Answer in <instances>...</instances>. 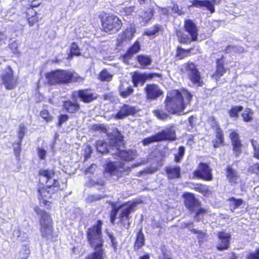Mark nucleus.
<instances>
[{
  "instance_id": "obj_57",
  "label": "nucleus",
  "mask_w": 259,
  "mask_h": 259,
  "mask_svg": "<svg viewBox=\"0 0 259 259\" xmlns=\"http://www.w3.org/2000/svg\"><path fill=\"white\" fill-rule=\"evenodd\" d=\"M247 259H259V247L254 252H249L246 256Z\"/></svg>"
},
{
  "instance_id": "obj_51",
  "label": "nucleus",
  "mask_w": 259,
  "mask_h": 259,
  "mask_svg": "<svg viewBox=\"0 0 259 259\" xmlns=\"http://www.w3.org/2000/svg\"><path fill=\"white\" fill-rule=\"evenodd\" d=\"M89 185L91 186H103L104 185L105 182L102 180H98L97 179H90L89 182Z\"/></svg>"
},
{
  "instance_id": "obj_36",
  "label": "nucleus",
  "mask_w": 259,
  "mask_h": 259,
  "mask_svg": "<svg viewBox=\"0 0 259 259\" xmlns=\"http://www.w3.org/2000/svg\"><path fill=\"white\" fill-rule=\"evenodd\" d=\"M229 201L231 202L230 206L232 211L241 206L243 202L242 199H236L234 197L229 198Z\"/></svg>"
},
{
  "instance_id": "obj_12",
  "label": "nucleus",
  "mask_w": 259,
  "mask_h": 259,
  "mask_svg": "<svg viewBox=\"0 0 259 259\" xmlns=\"http://www.w3.org/2000/svg\"><path fill=\"white\" fill-rule=\"evenodd\" d=\"M77 98H79L83 102L89 103L95 100L97 96L90 89L80 90L73 91L71 94V98L73 100H77Z\"/></svg>"
},
{
  "instance_id": "obj_43",
  "label": "nucleus",
  "mask_w": 259,
  "mask_h": 259,
  "mask_svg": "<svg viewBox=\"0 0 259 259\" xmlns=\"http://www.w3.org/2000/svg\"><path fill=\"white\" fill-rule=\"evenodd\" d=\"M250 142L253 149V156L259 159V144L253 139H251Z\"/></svg>"
},
{
  "instance_id": "obj_52",
  "label": "nucleus",
  "mask_w": 259,
  "mask_h": 259,
  "mask_svg": "<svg viewBox=\"0 0 259 259\" xmlns=\"http://www.w3.org/2000/svg\"><path fill=\"white\" fill-rule=\"evenodd\" d=\"M26 132V128L23 124H21L19 126L18 137L19 141H22Z\"/></svg>"
},
{
  "instance_id": "obj_16",
  "label": "nucleus",
  "mask_w": 259,
  "mask_h": 259,
  "mask_svg": "<svg viewBox=\"0 0 259 259\" xmlns=\"http://www.w3.org/2000/svg\"><path fill=\"white\" fill-rule=\"evenodd\" d=\"M117 137V135L114 136L110 137L109 142V145L107 143L102 140H99L96 143V149L99 153L101 154H105L109 153L112 155L111 151L115 152V146H111L110 144L111 140L112 138Z\"/></svg>"
},
{
  "instance_id": "obj_10",
  "label": "nucleus",
  "mask_w": 259,
  "mask_h": 259,
  "mask_svg": "<svg viewBox=\"0 0 259 259\" xmlns=\"http://www.w3.org/2000/svg\"><path fill=\"white\" fill-rule=\"evenodd\" d=\"M144 91L146 94V98L149 101L156 100L163 95V91L159 86L154 83L147 84Z\"/></svg>"
},
{
  "instance_id": "obj_8",
  "label": "nucleus",
  "mask_w": 259,
  "mask_h": 259,
  "mask_svg": "<svg viewBox=\"0 0 259 259\" xmlns=\"http://www.w3.org/2000/svg\"><path fill=\"white\" fill-rule=\"evenodd\" d=\"M102 26L105 32L114 33L121 29L122 23L117 16L109 15L102 19Z\"/></svg>"
},
{
  "instance_id": "obj_29",
  "label": "nucleus",
  "mask_w": 259,
  "mask_h": 259,
  "mask_svg": "<svg viewBox=\"0 0 259 259\" xmlns=\"http://www.w3.org/2000/svg\"><path fill=\"white\" fill-rule=\"evenodd\" d=\"M28 24L30 26H33L34 24L38 21V16L37 12L32 8H29L26 13Z\"/></svg>"
},
{
  "instance_id": "obj_14",
  "label": "nucleus",
  "mask_w": 259,
  "mask_h": 259,
  "mask_svg": "<svg viewBox=\"0 0 259 259\" xmlns=\"http://www.w3.org/2000/svg\"><path fill=\"white\" fill-rule=\"evenodd\" d=\"M194 175L198 178L205 181H210L212 179L210 169L208 165L204 162H201L199 164L198 168L194 171Z\"/></svg>"
},
{
  "instance_id": "obj_31",
  "label": "nucleus",
  "mask_w": 259,
  "mask_h": 259,
  "mask_svg": "<svg viewBox=\"0 0 259 259\" xmlns=\"http://www.w3.org/2000/svg\"><path fill=\"white\" fill-rule=\"evenodd\" d=\"M119 93L120 96L123 98H126L134 92V89L131 86H125L121 84L119 87Z\"/></svg>"
},
{
  "instance_id": "obj_20",
  "label": "nucleus",
  "mask_w": 259,
  "mask_h": 259,
  "mask_svg": "<svg viewBox=\"0 0 259 259\" xmlns=\"http://www.w3.org/2000/svg\"><path fill=\"white\" fill-rule=\"evenodd\" d=\"M218 237L220 242L217 246L218 249L220 251L227 249L230 245V235L224 232H220Z\"/></svg>"
},
{
  "instance_id": "obj_58",
  "label": "nucleus",
  "mask_w": 259,
  "mask_h": 259,
  "mask_svg": "<svg viewBox=\"0 0 259 259\" xmlns=\"http://www.w3.org/2000/svg\"><path fill=\"white\" fill-rule=\"evenodd\" d=\"M208 123L214 131L216 130L217 127H220L214 117H209Z\"/></svg>"
},
{
  "instance_id": "obj_5",
  "label": "nucleus",
  "mask_w": 259,
  "mask_h": 259,
  "mask_svg": "<svg viewBox=\"0 0 259 259\" xmlns=\"http://www.w3.org/2000/svg\"><path fill=\"white\" fill-rule=\"evenodd\" d=\"M51 84L55 83L68 84L71 82H81L83 78L74 72L70 70H57L47 75Z\"/></svg>"
},
{
  "instance_id": "obj_63",
  "label": "nucleus",
  "mask_w": 259,
  "mask_h": 259,
  "mask_svg": "<svg viewBox=\"0 0 259 259\" xmlns=\"http://www.w3.org/2000/svg\"><path fill=\"white\" fill-rule=\"evenodd\" d=\"M93 152V149L90 146H87L84 150V156L86 159L89 158Z\"/></svg>"
},
{
  "instance_id": "obj_45",
  "label": "nucleus",
  "mask_w": 259,
  "mask_h": 259,
  "mask_svg": "<svg viewBox=\"0 0 259 259\" xmlns=\"http://www.w3.org/2000/svg\"><path fill=\"white\" fill-rule=\"evenodd\" d=\"M99 77L102 81H109L111 80L112 75L110 74L107 70L104 69L100 74Z\"/></svg>"
},
{
  "instance_id": "obj_53",
  "label": "nucleus",
  "mask_w": 259,
  "mask_h": 259,
  "mask_svg": "<svg viewBox=\"0 0 259 259\" xmlns=\"http://www.w3.org/2000/svg\"><path fill=\"white\" fill-rule=\"evenodd\" d=\"M119 208L113 206L110 213V222L114 225Z\"/></svg>"
},
{
  "instance_id": "obj_28",
  "label": "nucleus",
  "mask_w": 259,
  "mask_h": 259,
  "mask_svg": "<svg viewBox=\"0 0 259 259\" xmlns=\"http://www.w3.org/2000/svg\"><path fill=\"white\" fill-rule=\"evenodd\" d=\"M137 204L135 202H132L128 204H125L121 207H119L121 209L119 217L130 218V214L133 211L134 208Z\"/></svg>"
},
{
  "instance_id": "obj_50",
  "label": "nucleus",
  "mask_w": 259,
  "mask_h": 259,
  "mask_svg": "<svg viewBox=\"0 0 259 259\" xmlns=\"http://www.w3.org/2000/svg\"><path fill=\"white\" fill-rule=\"evenodd\" d=\"M161 29V26L159 24L155 25L153 28L149 29L146 32L148 35H153L157 33Z\"/></svg>"
},
{
  "instance_id": "obj_46",
  "label": "nucleus",
  "mask_w": 259,
  "mask_h": 259,
  "mask_svg": "<svg viewBox=\"0 0 259 259\" xmlns=\"http://www.w3.org/2000/svg\"><path fill=\"white\" fill-rule=\"evenodd\" d=\"M13 149L16 157L17 159L19 158L20 153L21 151V141H19V142L14 143L13 144Z\"/></svg>"
},
{
  "instance_id": "obj_37",
  "label": "nucleus",
  "mask_w": 259,
  "mask_h": 259,
  "mask_svg": "<svg viewBox=\"0 0 259 259\" xmlns=\"http://www.w3.org/2000/svg\"><path fill=\"white\" fill-rule=\"evenodd\" d=\"M30 253L29 247L26 245H24L19 252L18 259H27Z\"/></svg>"
},
{
  "instance_id": "obj_56",
  "label": "nucleus",
  "mask_w": 259,
  "mask_h": 259,
  "mask_svg": "<svg viewBox=\"0 0 259 259\" xmlns=\"http://www.w3.org/2000/svg\"><path fill=\"white\" fill-rule=\"evenodd\" d=\"M144 76L145 77V81L151 80L154 77H160L161 75L156 73H144Z\"/></svg>"
},
{
  "instance_id": "obj_42",
  "label": "nucleus",
  "mask_w": 259,
  "mask_h": 259,
  "mask_svg": "<svg viewBox=\"0 0 259 259\" xmlns=\"http://www.w3.org/2000/svg\"><path fill=\"white\" fill-rule=\"evenodd\" d=\"M243 109L242 106H235L233 107L229 111V115L231 117H237L238 113Z\"/></svg>"
},
{
  "instance_id": "obj_21",
  "label": "nucleus",
  "mask_w": 259,
  "mask_h": 259,
  "mask_svg": "<svg viewBox=\"0 0 259 259\" xmlns=\"http://www.w3.org/2000/svg\"><path fill=\"white\" fill-rule=\"evenodd\" d=\"M136 32V29L134 27H131L127 28L121 35L117 38V41L118 46H121L124 42L130 40L133 37Z\"/></svg>"
},
{
  "instance_id": "obj_19",
  "label": "nucleus",
  "mask_w": 259,
  "mask_h": 259,
  "mask_svg": "<svg viewBox=\"0 0 259 259\" xmlns=\"http://www.w3.org/2000/svg\"><path fill=\"white\" fill-rule=\"evenodd\" d=\"M185 30L191 36V41H196L198 37V28L197 25L190 19L187 20L184 23Z\"/></svg>"
},
{
  "instance_id": "obj_11",
  "label": "nucleus",
  "mask_w": 259,
  "mask_h": 259,
  "mask_svg": "<svg viewBox=\"0 0 259 259\" xmlns=\"http://www.w3.org/2000/svg\"><path fill=\"white\" fill-rule=\"evenodd\" d=\"M114 162H109L106 165L104 175L105 177H116L115 179L117 180L125 172V168L123 166H117Z\"/></svg>"
},
{
  "instance_id": "obj_49",
  "label": "nucleus",
  "mask_w": 259,
  "mask_h": 259,
  "mask_svg": "<svg viewBox=\"0 0 259 259\" xmlns=\"http://www.w3.org/2000/svg\"><path fill=\"white\" fill-rule=\"evenodd\" d=\"M215 131L216 134L215 139H217L218 140H219V143H224V133L220 127H217Z\"/></svg>"
},
{
  "instance_id": "obj_60",
  "label": "nucleus",
  "mask_w": 259,
  "mask_h": 259,
  "mask_svg": "<svg viewBox=\"0 0 259 259\" xmlns=\"http://www.w3.org/2000/svg\"><path fill=\"white\" fill-rule=\"evenodd\" d=\"M68 119V116L67 114H61L59 116V121L58 122V126H61L62 124L65 122Z\"/></svg>"
},
{
  "instance_id": "obj_15",
  "label": "nucleus",
  "mask_w": 259,
  "mask_h": 259,
  "mask_svg": "<svg viewBox=\"0 0 259 259\" xmlns=\"http://www.w3.org/2000/svg\"><path fill=\"white\" fill-rule=\"evenodd\" d=\"M175 128L174 125H169L165 129L157 133L159 141H175L176 139Z\"/></svg>"
},
{
  "instance_id": "obj_25",
  "label": "nucleus",
  "mask_w": 259,
  "mask_h": 259,
  "mask_svg": "<svg viewBox=\"0 0 259 259\" xmlns=\"http://www.w3.org/2000/svg\"><path fill=\"white\" fill-rule=\"evenodd\" d=\"M181 169L180 166H170L166 168V173L169 179H180Z\"/></svg>"
},
{
  "instance_id": "obj_30",
  "label": "nucleus",
  "mask_w": 259,
  "mask_h": 259,
  "mask_svg": "<svg viewBox=\"0 0 259 259\" xmlns=\"http://www.w3.org/2000/svg\"><path fill=\"white\" fill-rule=\"evenodd\" d=\"M132 82L135 87H137L139 84H141V85H143L146 82L143 73L135 72L132 75Z\"/></svg>"
},
{
  "instance_id": "obj_18",
  "label": "nucleus",
  "mask_w": 259,
  "mask_h": 259,
  "mask_svg": "<svg viewBox=\"0 0 259 259\" xmlns=\"http://www.w3.org/2000/svg\"><path fill=\"white\" fill-rule=\"evenodd\" d=\"M136 113V109L135 107L127 104H124L116 114L115 118L117 119H121L129 115H133Z\"/></svg>"
},
{
  "instance_id": "obj_6",
  "label": "nucleus",
  "mask_w": 259,
  "mask_h": 259,
  "mask_svg": "<svg viewBox=\"0 0 259 259\" xmlns=\"http://www.w3.org/2000/svg\"><path fill=\"white\" fill-rule=\"evenodd\" d=\"M184 204L190 213H194V220L197 222L202 221L204 215L207 212L206 209L202 207L201 202L195 196L190 193L183 195Z\"/></svg>"
},
{
  "instance_id": "obj_39",
  "label": "nucleus",
  "mask_w": 259,
  "mask_h": 259,
  "mask_svg": "<svg viewBox=\"0 0 259 259\" xmlns=\"http://www.w3.org/2000/svg\"><path fill=\"white\" fill-rule=\"evenodd\" d=\"M185 153V148L183 146H180L178 149V152L175 154L174 161L176 162H181Z\"/></svg>"
},
{
  "instance_id": "obj_13",
  "label": "nucleus",
  "mask_w": 259,
  "mask_h": 259,
  "mask_svg": "<svg viewBox=\"0 0 259 259\" xmlns=\"http://www.w3.org/2000/svg\"><path fill=\"white\" fill-rule=\"evenodd\" d=\"M3 83L7 90L14 89L17 83V78L13 75V71L10 66H8L2 74Z\"/></svg>"
},
{
  "instance_id": "obj_17",
  "label": "nucleus",
  "mask_w": 259,
  "mask_h": 259,
  "mask_svg": "<svg viewBox=\"0 0 259 259\" xmlns=\"http://www.w3.org/2000/svg\"><path fill=\"white\" fill-rule=\"evenodd\" d=\"M230 138L233 146V151L236 157H238L242 152V144L239 138L238 134L232 132L230 134Z\"/></svg>"
},
{
  "instance_id": "obj_4",
  "label": "nucleus",
  "mask_w": 259,
  "mask_h": 259,
  "mask_svg": "<svg viewBox=\"0 0 259 259\" xmlns=\"http://www.w3.org/2000/svg\"><path fill=\"white\" fill-rule=\"evenodd\" d=\"M34 209L35 212L40 216L39 223L41 237L48 242L55 241L57 236L55 235L53 232L52 221L50 214L40 209L38 206L35 207Z\"/></svg>"
},
{
  "instance_id": "obj_48",
  "label": "nucleus",
  "mask_w": 259,
  "mask_h": 259,
  "mask_svg": "<svg viewBox=\"0 0 259 259\" xmlns=\"http://www.w3.org/2000/svg\"><path fill=\"white\" fill-rule=\"evenodd\" d=\"M177 36L179 37V40L182 44H189L191 41L188 36L186 34H181V32L177 33Z\"/></svg>"
},
{
  "instance_id": "obj_40",
  "label": "nucleus",
  "mask_w": 259,
  "mask_h": 259,
  "mask_svg": "<svg viewBox=\"0 0 259 259\" xmlns=\"http://www.w3.org/2000/svg\"><path fill=\"white\" fill-rule=\"evenodd\" d=\"M159 139L158 138V136L157 134L152 135L150 137H147L143 140L142 141V144L144 146H148L149 144L156 142H159Z\"/></svg>"
},
{
  "instance_id": "obj_2",
  "label": "nucleus",
  "mask_w": 259,
  "mask_h": 259,
  "mask_svg": "<svg viewBox=\"0 0 259 259\" xmlns=\"http://www.w3.org/2000/svg\"><path fill=\"white\" fill-rule=\"evenodd\" d=\"M186 102L184 101L182 94L178 90L169 91L165 100V106L168 113L172 114H181L184 111L185 106L189 104L192 98L190 93H184Z\"/></svg>"
},
{
  "instance_id": "obj_55",
  "label": "nucleus",
  "mask_w": 259,
  "mask_h": 259,
  "mask_svg": "<svg viewBox=\"0 0 259 259\" xmlns=\"http://www.w3.org/2000/svg\"><path fill=\"white\" fill-rule=\"evenodd\" d=\"M120 222L123 227L128 229L130 226V218L119 217Z\"/></svg>"
},
{
  "instance_id": "obj_34",
  "label": "nucleus",
  "mask_w": 259,
  "mask_h": 259,
  "mask_svg": "<svg viewBox=\"0 0 259 259\" xmlns=\"http://www.w3.org/2000/svg\"><path fill=\"white\" fill-rule=\"evenodd\" d=\"M224 52L227 54L229 53H241L244 51L243 47L238 45H228L223 50Z\"/></svg>"
},
{
  "instance_id": "obj_41",
  "label": "nucleus",
  "mask_w": 259,
  "mask_h": 259,
  "mask_svg": "<svg viewBox=\"0 0 259 259\" xmlns=\"http://www.w3.org/2000/svg\"><path fill=\"white\" fill-rule=\"evenodd\" d=\"M154 115L159 119L165 120L170 118L169 115L161 109H157L153 111Z\"/></svg>"
},
{
  "instance_id": "obj_44",
  "label": "nucleus",
  "mask_w": 259,
  "mask_h": 259,
  "mask_svg": "<svg viewBox=\"0 0 259 259\" xmlns=\"http://www.w3.org/2000/svg\"><path fill=\"white\" fill-rule=\"evenodd\" d=\"M194 189L196 191L201 193L203 195H206L208 191L207 186L200 184H196L194 185Z\"/></svg>"
},
{
  "instance_id": "obj_9",
  "label": "nucleus",
  "mask_w": 259,
  "mask_h": 259,
  "mask_svg": "<svg viewBox=\"0 0 259 259\" xmlns=\"http://www.w3.org/2000/svg\"><path fill=\"white\" fill-rule=\"evenodd\" d=\"M186 72L190 80L197 87H202L203 81L197 66L193 62L185 64Z\"/></svg>"
},
{
  "instance_id": "obj_26",
  "label": "nucleus",
  "mask_w": 259,
  "mask_h": 259,
  "mask_svg": "<svg viewBox=\"0 0 259 259\" xmlns=\"http://www.w3.org/2000/svg\"><path fill=\"white\" fill-rule=\"evenodd\" d=\"M226 72V69L224 67V62L222 59H218L217 60V69L215 73L212 75V77L217 81L222 77Z\"/></svg>"
},
{
  "instance_id": "obj_61",
  "label": "nucleus",
  "mask_w": 259,
  "mask_h": 259,
  "mask_svg": "<svg viewBox=\"0 0 259 259\" xmlns=\"http://www.w3.org/2000/svg\"><path fill=\"white\" fill-rule=\"evenodd\" d=\"M190 50H186L183 49H181L179 50L177 56L179 57L180 59H182L186 56H187L190 53Z\"/></svg>"
},
{
  "instance_id": "obj_27",
  "label": "nucleus",
  "mask_w": 259,
  "mask_h": 259,
  "mask_svg": "<svg viewBox=\"0 0 259 259\" xmlns=\"http://www.w3.org/2000/svg\"><path fill=\"white\" fill-rule=\"evenodd\" d=\"M141 49L140 43L136 41L134 45L131 46L127 51L126 53L123 56V60L128 61L131 59L135 54L139 52Z\"/></svg>"
},
{
  "instance_id": "obj_35",
  "label": "nucleus",
  "mask_w": 259,
  "mask_h": 259,
  "mask_svg": "<svg viewBox=\"0 0 259 259\" xmlns=\"http://www.w3.org/2000/svg\"><path fill=\"white\" fill-rule=\"evenodd\" d=\"M145 237L142 232V229H141L137 235L136 240L135 244V248L139 249L144 245Z\"/></svg>"
},
{
  "instance_id": "obj_22",
  "label": "nucleus",
  "mask_w": 259,
  "mask_h": 259,
  "mask_svg": "<svg viewBox=\"0 0 259 259\" xmlns=\"http://www.w3.org/2000/svg\"><path fill=\"white\" fill-rule=\"evenodd\" d=\"M192 6L196 8H205L209 11L211 14L215 11L214 6L209 0H193L192 1Z\"/></svg>"
},
{
  "instance_id": "obj_32",
  "label": "nucleus",
  "mask_w": 259,
  "mask_h": 259,
  "mask_svg": "<svg viewBox=\"0 0 259 259\" xmlns=\"http://www.w3.org/2000/svg\"><path fill=\"white\" fill-rule=\"evenodd\" d=\"M153 15V11L152 10L142 12L139 15L141 19L142 25H146L151 20Z\"/></svg>"
},
{
  "instance_id": "obj_24",
  "label": "nucleus",
  "mask_w": 259,
  "mask_h": 259,
  "mask_svg": "<svg viewBox=\"0 0 259 259\" xmlns=\"http://www.w3.org/2000/svg\"><path fill=\"white\" fill-rule=\"evenodd\" d=\"M226 177L230 183L235 184L237 183L239 176L237 171L232 168V165H228L226 168Z\"/></svg>"
},
{
  "instance_id": "obj_1",
  "label": "nucleus",
  "mask_w": 259,
  "mask_h": 259,
  "mask_svg": "<svg viewBox=\"0 0 259 259\" xmlns=\"http://www.w3.org/2000/svg\"><path fill=\"white\" fill-rule=\"evenodd\" d=\"M102 222L98 220L97 223L87 231V238L90 246L94 252L89 254L85 259H103L105 252L103 248L104 241L102 233Z\"/></svg>"
},
{
  "instance_id": "obj_23",
  "label": "nucleus",
  "mask_w": 259,
  "mask_h": 259,
  "mask_svg": "<svg viewBox=\"0 0 259 259\" xmlns=\"http://www.w3.org/2000/svg\"><path fill=\"white\" fill-rule=\"evenodd\" d=\"M63 108L70 113H74L78 111L80 109L79 104L77 103V100L73 101L68 100L63 102Z\"/></svg>"
},
{
  "instance_id": "obj_7",
  "label": "nucleus",
  "mask_w": 259,
  "mask_h": 259,
  "mask_svg": "<svg viewBox=\"0 0 259 259\" xmlns=\"http://www.w3.org/2000/svg\"><path fill=\"white\" fill-rule=\"evenodd\" d=\"M111 146H115V152L111 151L112 155H116L124 161H131L136 156V152L134 150H121L120 147L123 146V137L120 133H117V137L111 140Z\"/></svg>"
},
{
  "instance_id": "obj_64",
  "label": "nucleus",
  "mask_w": 259,
  "mask_h": 259,
  "mask_svg": "<svg viewBox=\"0 0 259 259\" xmlns=\"http://www.w3.org/2000/svg\"><path fill=\"white\" fill-rule=\"evenodd\" d=\"M171 10L174 12L177 13L179 15H182L184 14V12L182 10V9H179V6L177 4L174 5Z\"/></svg>"
},
{
  "instance_id": "obj_62",
  "label": "nucleus",
  "mask_w": 259,
  "mask_h": 259,
  "mask_svg": "<svg viewBox=\"0 0 259 259\" xmlns=\"http://www.w3.org/2000/svg\"><path fill=\"white\" fill-rule=\"evenodd\" d=\"M37 153L38 157L40 159H45L47 154L46 150H45L42 148H38Z\"/></svg>"
},
{
  "instance_id": "obj_54",
  "label": "nucleus",
  "mask_w": 259,
  "mask_h": 259,
  "mask_svg": "<svg viewBox=\"0 0 259 259\" xmlns=\"http://www.w3.org/2000/svg\"><path fill=\"white\" fill-rule=\"evenodd\" d=\"M70 52L71 54L75 55V56H79L80 55V50L77 46V45L75 43L73 42L71 45V48H70Z\"/></svg>"
},
{
  "instance_id": "obj_33",
  "label": "nucleus",
  "mask_w": 259,
  "mask_h": 259,
  "mask_svg": "<svg viewBox=\"0 0 259 259\" xmlns=\"http://www.w3.org/2000/svg\"><path fill=\"white\" fill-rule=\"evenodd\" d=\"M137 59L139 63L141 65L142 68H145L148 66L151 65L152 61L149 56L143 55H138L137 57Z\"/></svg>"
},
{
  "instance_id": "obj_59",
  "label": "nucleus",
  "mask_w": 259,
  "mask_h": 259,
  "mask_svg": "<svg viewBox=\"0 0 259 259\" xmlns=\"http://www.w3.org/2000/svg\"><path fill=\"white\" fill-rule=\"evenodd\" d=\"M249 171L259 175V163H256L251 165L248 168Z\"/></svg>"
},
{
  "instance_id": "obj_38",
  "label": "nucleus",
  "mask_w": 259,
  "mask_h": 259,
  "mask_svg": "<svg viewBox=\"0 0 259 259\" xmlns=\"http://www.w3.org/2000/svg\"><path fill=\"white\" fill-rule=\"evenodd\" d=\"M106 197L105 195L101 194H90L86 198V201L88 203H93L103 199Z\"/></svg>"
},
{
  "instance_id": "obj_47",
  "label": "nucleus",
  "mask_w": 259,
  "mask_h": 259,
  "mask_svg": "<svg viewBox=\"0 0 259 259\" xmlns=\"http://www.w3.org/2000/svg\"><path fill=\"white\" fill-rule=\"evenodd\" d=\"M108 236L110 240V242L112 244V247L113 248L114 251L116 252L118 249V242L117 241L116 239L113 234L109 233H108Z\"/></svg>"
},
{
  "instance_id": "obj_3",
  "label": "nucleus",
  "mask_w": 259,
  "mask_h": 259,
  "mask_svg": "<svg viewBox=\"0 0 259 259\" xmlns=\"http://www.w3.org/2000/svg\"><path fill=\"white\" fill-rule=\"evenodd\" d=\"M54 175L55 172L53 169H42L39 171V183L42 185L46 184L45 187L38 190L39 195L44 202H47L46 199L51 198L52 194L60 189L58 180L52 179Z\"/></svg>"
}]
</instances>
